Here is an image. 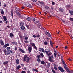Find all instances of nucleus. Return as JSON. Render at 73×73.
Here are the masks:
<instances>
[{"label": "nucleus", "instance_id": "f257e3e1", "mask_svg": "<svg viewBox=\"0 0 73 73\" xmlns=\"http://www.w3.org/2000/svg\"><path fill=\"white\" fill-rule=\"evenodd\" d=\"M11 53L13 54L14 53V52L12 51L11 50H7L6 51V52L5 53V54L6 56H7V55L10 54Z\"/></svg>", "mask_w": 73, "mask_h": 73}, {"label": "nucleus", "instance_id": "f03ea898", "mask_svg": "<svg viewBox=\"0 0 73 73\" xmlns=\"http://www.w3.org/2000/svg\"><path fill=\"white\" fill-rule=\"evenodd\" d=\"M54 58V57H53V55H52L51 56H49L48 59L49 60V61H50V62H54V60H53V59Z\"/></svg>", "mask_w": 73, "mask_h": 73}, {"label": "nucleus", "instance_id": "7ed1b4c3", "mask_svg": "<svg viewBox=\"0 0 73 73\" xmlns=\"http://www.w3.org/2000/svg\"><path fill=\"white\" fill-rule=\"evenodd\" d=\"M3 19H4V21H5V23H6V24H7L8 20H7V17H6V16H3Z\"/></svg>", "mask_w": 73, "mask_h": 73}, {"label": "nucleus", "instance_id": "20e7f679", "mask_svg": "<svg viewBox=\"0 0 73 73\" xmlns=\"http://www.w3.org/2000/svg\"><path fill=\"white\" fill-rule=\"evenodd\" d=\"M58 68V70H59L60 72H64L65 70H64L61 67L59 66Z\"/></svg>", "mask_w": 73, "mask_h": 73}, {"label": "nucleus", "instance_id": "39448f33", "mask_svg": "<svg viewBox=\"0 0 73 73\" xmlns=\"http://www.w3.org/2000/svg\"><path fill=\"white\" fill-rule=\"evenodd\" d=\"M45 33L46 35L48 36V37H51V35L49 33H48L47 31H45Z\"/></svg>", "mask_w": 73, "mask_h": 73}, {"label": "nucleus", "instance_id": "423d86ee", "mask_svg": "<svg viewBox=\"0 0 73 73\" xmlns=\"http://www.w3.org/2000/svg\"><path fill=\"white\" fill-rule=\"evenodd\" d=\"M28 50L29 51L30 53H32V47H28Z\"/></svg>", "mask_w": 73, "mask_h": 73}, {"label": "nucleus", "instance_id": "0eeeda50", "mask_svg": "<svg viewBox=\"0 0 73 73\" xmlns=\"http://www.w3.org/2000/svg\"><path fill=\"white\" fill-rule=\"evenodd\" d=\"M24 22L23 21H22L19 24V26L20 27H22L24 26Z\"/></svg>", "mask_w": 73, "mask_h": 73}, {"label": "nucleus", "instance_id": "6e6552de", "mask_svg": "<svg viewBox=\"0 0 73 73\" xmlns=\"http://www.w3.org/2000/svg\"><path fill=\"white\" fill-rule=\"evenodd\" d=\"M31 60V58L29 57H27V58H26L27 61H26L27 64L29 63V60Z\"/></svg>", "mask_w": 73, "mask_h": 73}, {"label": "nucleus", "instance_id": "1a4fd4ad", "mask_svg": "<svg viewBox=\"0 0 73 73\" xmlns=\"http://www.w3.org/2000/svg\"><path fill=\"white\" fill-rule=\"evenodd\" d=\"M0 43L1 45H4V41L3 40V39H0Z\"/></svg>", "mask_w": 73, "mask_h": 73}, {"label": "nucleus", "instance_id": "9d476101", "mask_svg": "<svg viewBox=\"0 0 73 73\" xmlns=\"http://www.w3.org/2000/svg\"><path fill=\"white\" fill-rule=\"evenodd\" d=\"M69 12L71 15H73V11L72 10H69Z\"/></svg>", "mask_w": 73, "mask_h": 73}, {"label": "nucleus", "instance_id": "9b49d317", "mask_svg": "<svg viewBox=\"0 0 73 73\" xmlns=\"http://www.w3.org/2000/svg\"><path fill=\"white\" fill-rule=\"evenodd\" d=\"M19 50L20 51V52H21L22 53H25V51L24 50H23L22 49H21V48H20Z\"/></svg>", "mask_w": 73, "mask_h": 73}, {"label": "nucleus", "instance_id": "f8f14e48", "mask_svg": "<svg viewBox=\"0 0 73 73\" xmlns=\"http://www.w3.org/2000/svg\"><path fill=\"white\" fill-rule=\"evenodd\" d=\"M61 61H62L63 64L66 66L67 67V65H66V64L65 63V61L64 60V59H61Z\"/></svg>", "mask_w": 73, "mask_h": 73}, {"label": "nucleus", "instance_id": "ddd939ff", "mask_svg": "<svg viewBox=\"0 0 73 73\" xmlns=\"http://www.w3.org/2000/svg\"><path fill=\"white\" fill-rule=\"evenodd\" d=\"M65 7H66V8H67V9H68V8H70V7H71V6L70 5H66L65 6Z\"/></svg>", "mask_w": 73, "mask_h": 73}, {"label": "nucleus", "instance_id": "4468645a", "mask_svg": "<svg viewBox=\"0 0 73 73\" xmlns=\"http://www.w3.org/2000/svg\"><path fill=\"white\" fill-rule=\"evenodd\" d=\"M15 62L16 64H19V59L16 60H15Z\"/></svg>", "mask_w": 73, "mask_h": 73}, {"label": "nucleus", "instance_id": "2eb2a0df", "mask_svg": "<svg viewBox=\"0 0 73 73\" xmlns=\"http://www.w3.org/2000/svg\"><path fill=\"white\" fill-rule=\"evenodd\" d=\"M8 62H9V61H6L3 62V65H7V64H8Z\"/></svg>", "mask_w": 73, "mask_h": 73}, {"label": "nucleus", "instance_id": "dca6fc26", "mask_svg": "<svg viewBox=\"0 0 73 73\" xmlns=\"http://www.w3.org/2000/svg\"><path fill=\"white\" fill-rule=\"evenodd\" d=\"M10 37H14V35L12 33H11L9 34Z\"/></svg>", "mask_w": 73, "mask_h": 73}, {"label": "nucleus", "instance_id": "f3484780", "mask_svg": "<svg viewBox=\"0 0 73 73\" xmlns=\"http://www.w3.org/2000/svg\"><path fill=\"white\" fill-rule=\"evenodd\" d=\"M25 27L24 26H21V30H22V31H24L25 29Z\"/></svg>", "mask_w": 73, "mask_h": 73}, {"label": "nucleus", "instance_id": "a211bd4d", "mask_svg": "<svg viewBox=\"0 0 73 73\" xmlns=\"http://www.w3.org/2000/svg\"><path fill=\"white\" fill-rule=\"evenodd\" d=\"M37 26L38 27V28H40L41 29V28H42V26H41V25H40L39 24H38L37 25Z\"/></svg>", "mask_w": 73, "mask_h": 73}, {"label": "nucleus", "instance_id": "6ab92c4d", "mask_svg": "<svg viewBox=\"0 0 73 73\" xmlns=\"http://www.w3.org/2000/svg\"><path fill=\"white\" fill-rule=\"evenodd\" d=\"M27 19L28 21H31L32 20V19L31 17H28Z\"/></svg>", "mask_w": 73, "mask_h": 73}, {"label": "nucleus", "instance_id": "aec40b11", "mask_svg": "<svg viewBox=\"0 0 73 73\" xmlns=\"http://www.w3.org/2000/svg\"><path fill=\"white\" fill-rule=\"evenodd\" d=\"M58 10L59 12H64V10L61 8L59 9Z\"/></svg>", "mask_w": 73, "mask_h": 73}, {"label": "nucleus", "instance_id": "412c9836", "mask_svg": "<svg viewBox=\"0 0 73 73\" xmlns=\"http://www.w3.org/2000/svg\"><path fill=\"white\" fill-rule=\"evenodd\" d=\"M33 72H34V71H35L36 72H38V70H37V69H34V68L33 69Z\"/></svg>", "mask_w": 73, "mask_h": 73}, {"label": "nucleus", "instance_id": "4be33fe9", "mask_svg": "<svg viewBox=\"0 0 73 73\" xmlns=\"http://www.w3.org/2000/svg\"><path fill=\"white\" fill-rule=\"evenodd\" d=\"M11 17L12 18H13V10L11 11Z\"/></svg>", "mask_w": 73, "mask_h": 73}, {"label": "nucleus", "instance_id": "5701e85b", "mask_svg": "<svg viewBox=\"0 0 73 73\" xmlns=\"http://www.w3.org/2000/svg\"><path fill=\"white\" fill-rule=\"evenodd\" d=\"M36 60L37 61H38V62L40 63L41 62V60H40V58H37Z\"/></svg>", "mask_w": 73, "mask_h": 73}, {"label": "nucleus", "instance_id": "b1692460", "mask_svg": "<svg viewBox=\"0 0 73 73\" xmlns=\"http://www.w3.org/2000/svg\"><path fill=\"white\" fill-rule=\"evenodd\" d=\"M15 9L16 11H19V8H18V7L17 6H16L15 7Z\"/></svg>", "mask_w": 73, "mask_h": 73}, {"label": "nucleus", "instance_id": "393cba45", "mask_svg": "<svg viewBox=\"0 0 73 73\" xmlns=\"http://www.w3.org/2000/svg\"><path fill=\"white\" fill-rule=\"evenodd\" d=\"M11 44L13 45H14V44L15 45H17V42H12Z\"/></svg>", "mask_w": 73, "mask_h": 73}, {"label": "nucleus", "instance_id": "a878e982", "mask_svg": "<svg viewBox=\"0 0 73 73\" xmlns=\"http://www.w3.org/2000/svg\"><path fill=\"white\" fill-rule=\"evenodd\" d=\"M27 7H28V8H32V5H29L27 6Z\"/></svg>", "mask_w": 73, "mask_h": 73}, {"label": "nucleus", "instance_id": "bb28decb", "mask_svg": "<svg viewBox=\"0 0 73 73\" xmlns=\"http://www.w3.org/2000/svg\"><path fill=\"white\" fill-rule=\"evenodd\" d=\"M20 65H19L17 66L16 68V69L17 70H19V69H20Z\"/></svg>", "mask_w": 73, "mask_h": 73}, {"label": "nucleus", "instance_id": "cd10ccee", "mask_svg": "<svg viewBox=\"0 0 73 73\" xmlns=\"http://www.w3.org/2000/svg\"><path fill=\"white\" fill-rule=\"evenodd\" d=\"M9 39H8V38H6L5 39V41H6V42H9Z\"/></svg>", "mask_w": 73, "mask_h": 73}, {"label": "nucleus", "instance_id": "c85d7f7f", "mask_svg": "<svg viewBox=\"0 0 73 73\" xmlns=\"http://www.w3.org/2000/svg\"><path fill=\"white\" fill-rule=\"evenodd\" d=\"M40 55L42 57H44V55L43 54V53H42V52H41L40 54Z\"/></svg>", "mask_w": 73, "mask_h": 73}, {"label": "nucleus", "instance_id": "c756f323", "mask_svg": "<svg viewBox=\"0 0 73 73\" xmlns=\"http://www.w3.org/2000/svg\"><path fill=\"white\" fill-rule=\"evenodd\" d=\"M39 3L41 5H42L44 4V2L43 1H39Z\"/></svg>", "mask_w": 73, "mask_h": 73}, {"label": "nucleus", "instance_id": "7c9ffc66", "mask_svg": "<svg viewBox=\"0 0 73 73\" xmlns=\"http://www.w3.org/2000/svg\"><path fill=\"white\" fill-rule=\"evenodd\" d=\"M54 9V7L52 6H51V9H50V11H53Z\"/></svg>", "mask_w": 73, "mask_h": 73}, {"label": "nucleus", "instance_id": "2f4dec72", "mask_svg": "<svg viewBox=\"0 0 73 73\" xmlns=\"http://www.w3.org/2000/svg\"><path fill=\"white\" fill-rule=\"evenodd\" d=\"M50 63H48L47 64V67L48 68H49L50 67Z\"/></svg>", "mask_w": 73, "mask_h": 73}, {"label": "nucleus", "instance_id": "473e14b6", "mask_svg": "<svg viewBox=\"0 0 73 73\" xmlns=\"http://www.w3.org/2000/svg\"><path fill=\"white\" fill-rule=\"evenodd\" d=\"M69 20L70 21H73V18H72L70 17Z\"/></svg>", "mask_w": 73, "mask_h": 73}, {"label": "nucleus", "instance_id": "72a5a7b5", "mask_svg": "<svg viewBox=\"0 0 73 73\" xmlns=\"http://www.w3.org/2000/svg\"><path fill=\"white\" fill-rule=\"evenodd\" d=\"M52 72L53 73H56V72H55V71H54V69L52 68Z\"/></svg>", "mask_w": 73, "mask_h": 73}, {"label": "nucleus", "instance_id": "f704fd0d", "mask_svg": "<svg viewBox=\"0 0 73 73\" xmlns=\"http://www.w3.org/2000/svg\"><path fill=\"white\" fill-rule=\"evenodd\" d=\"M44 43L45 45H48V43L46 41L44 42Z\"/></svg>", "mask_w": 73, "mask_h": 73}, {"label": "nucleus", "instance_id": "c9c22d12", "mask_svg": "<svg viewBox=\"0 0 73 73\" xmlns=\"http://www.w3.org/2000/svg\"><path fill=\"white\" fill-rule=\"evenodd\" d=\"M7 48V47L5 44L3 45V49H5V48Z\"/></svg>", "mask_w": 73, "mask_h": 73}, {"label": "nucleus", "instance_id": "e433bc0d", "mask_svg": "<svg viewBox=\"0 0 73 73\" xmlns=\"http://www.w3.org/2000/svg\"><path fill=\"white\" fill-rule=\"evenodd\" d=\"M52 53H48V54H47V55L48 56H50V55H51Z\"/></svg>", "mask_w": 73, "mask_h": 73}, {"label": "nucleus", "instance_id": "4c0bfd02", "mask_svg": "<svg viewBox=\"0 0 73 73\" xmlns=\"http://www.w3.org/2000/svg\"><path fill=\"white\" fill-rule=\"evenodd\" d=\"M5 45L7 47V46H9V43H7L6 44H5Z\"/></svg>", "mask_w": 73, "mask_h": 73}, {"label": "nucleus", "instance_id": "58836bf2", "mask_svg": "<svg viewBox=\"0 0 73 73\" xmlns=\"http://www.w3.org/2000/svg\"><path fill=\"white\" fill-rule=\"evenodd\" d=\"M4 13V11L3 10H2V11L1 12V14L2 15H3Z\"/></svg>", "mask_w": 73, "mask_h": 73}, {"label": "nucleus", "instance_id": "ea45409f", "mask_svg": "<svg viewBox=\"0 0 73 73\" xmlns=\"http://www.w3.org/2000/svg\"><path fill=\"white\" fill-rule=\"evenodd\" d=\"M7 50H10L11 49V47H7L6 48Z\"/></svg>", "mask_w": 73, "mask_h": 73}, {"label": "nucleus", "instance_id": "a19ab883", "mask_svg": "<svg viewBox=\"0 0 73 73\" xmlns=\"http://www.w3.org/2000/svg\"><path fill=\"white\" fill-rule=\"evenodd\" d=\"M45 9H49V7L48 6H45Z\"/></svg>", "mask_w": 73, "mask_h": 73}, {"label": "nucleus", "instance_id": "79ce46f5", "mask_svg": "<svg viewBox=\"0 0 73 73\" xmlns=\"http://www.w3.org/2000/svg\"><path fill=\"white\" fill-rule=\"evenodd\" d=\"M24 42L26 44H28L29 42V41H28L25 40Z\"/></svg>", "mask_w": 73, "mask_h": 73}, {"label": "nucleus", "instance_id": "37998d69", "mask_svg": "<svg viewBox=\"0 0 73 73\" xmlns=\"http://www.w3.org/2000/svg\"><path fill=\"white\" fill-rule=\"evenodd\" d=\"M28 39V36H26L25 38V40H27Z\"/></svg>", "mask_w": 73, "mask_h": 73}, {"label": "nucleus", "instance_id": "c03bdc74", "mask_svg": "<svg viewBox=\"0 0 73 73\" xmlns=\"http://www.w3.org/2000/svg\"><path fill=\"white\" fill-rule=\"evenodd\" d=\"M66 72H68V73L69 72V71H70V70H69V69H68V68L66 69Z\"/></svg>", "mask_w": 73, "mask_h": 73}, {"label": "nucleus", "instance_id": "a18cd8bd", "mask_svg": "<svg viewBox=\"0 0 73 73\" xmlns=\"http://www.w3.org/2000/svg\"><path fill=\"white\" fill-rule=\"evenodd\" d=\"M33 48H34L35 49L37 50V47H36V46H34L33 47Z\"/></svg>", "mask_w": 73, "mask_h": 73}, {"label": "nucleus", "instance_id": "49530a36", "mask_svg": "<svg viewBox=\"0 0 73 73\" xmlns=\"http://www.w3.org/2000/svg\"><path fill=\"white\" fill-rule=\"evenodd\" d=\"M33 48H34L35 49L37 50V47H36V46H34L33 47Z\"/></svg>", "mask_w": 73, "mask_h": 73}, {"label": "nucleus", "instance_id": "de8ad7c7", "mask_svg": "<svg viewBox=\"0 0 73 73\" xmlns=\"http://www.w3.org/2000/svg\"><path fill=\"white\" fill-rule=\"evenodd\" d=\"M54 69H55V70H57V67H56L55 66L54 67Z\"/></svg>", "mask_w": 73, "mask_h": 73}, {"label": "nucleus", "instance_id": "09e8293b", "mask_svg": "<svg viewBox=\"0 0 73 73\" xmlns=\"http://www.w3.org/2000/svg\"><path fill=\"white\" fill-rule=\"evenodd\" d=\"M42 52L43 53H45V51L44 50V49L43 48H42Z\"/></svg>", "mask_w": 73, "mask_h": 73}, {"label": "nucleus", "instance_id": "8fccbe9b", "mask_svg": "<svg viewBox=\"0 0 73 73\" xmlns=\"http://www.w3.org/2000/svg\"><path fill=\"white\" fill-rule=\"evenodd\" d=\"M50 44H54L53 43H52V40H50Z\"/></svg>", "mask_w": 73, "mask_h": 73}, {"label": "nucleus", "instance_id": "3c124183", "mask_svg": "<svg viewBox=\"0 0 73 73\" xmlns=\"http://www.w3.org/2000/svg\"><path fill=\"white\" fill-rule=\"evenodd\" d=\"M32 45L33 46V47H34V46H35L36 45H35V44L33 43L32 44Z\"/></svg>", "mask_w": 73, "mask_h": 73}, {"label": "nucleus", "instance_id": "603ef678", "mask_svg": "<svg viewBox=\"0 0 73 73\" xmlns=\"http://www.w3.org/2000/svg\"><path fill=\"white\" fill-rule=\"evenodd\" d=\"M28 56H27V55H25L24 56V58H27L28 57Z\"/></svg>", "mask_w": 73, "mask_h": 73}, {"label": "nucleus", "instance_id": "864d4df0", "mask_svg": "<svg viewBox=\"0 0 73 73\" xmlns=\"http://www.w3.org/2000/svg\"><path fill=\"white\" fill-rule=\"evenodd\" d=\"M41 63L42 64H45V62L43 60L41 62Z\"/></svg>", "mask_w": 73, "mask_h": 73}, {"label": "nucleus", "instance_id": "5fc2aeb1", "mask_svg": "<svg viewBox=\"0 0 73 73\" xmlns=\"http://www.w3.org/2000/svg\"><path fill=\"white\" fill-rule=\"evenodd\" d=\"M37 58H41V56L40 55H38L37 56Z\"/></svg>", "mask_w": 73, "mask_h": 73}, {"label": "nucleus", "instance_id": "6e6d98bb", "mask_svg": "<svg viewBox=\"0 0 73 73\" xmlns=\"http://www.w3.org/2000/svg\"><path fill=\"white\" fill-rule=\"evenodd\" d=\"M42 48H39V51H40V52H41V51L42 50Z\"/></svg>", "mask_w": 73, "mask_h": 73}, {"label": "nucleus", "instance_id": "4d7b16f0", "mask_svg": "<svg viewBox=\"0 0 73 73\" xmlns=\"http://www.w3.org/2000/svg\"><path fill=\"white\" fill-rule=\"evenodd\" d=\"M36 36L38 38H39V37H40V35H39V34H38L37 35H36Z\"/></svg>", "mask_w": 73, "mask_h": 73}, {"label": "nucleus", "instance_id": "13d9d810", "mask_svg": "<svg viewBox=\"0 0 73 73\" xmlns=\"http://www.w3.org/2000/svg\"><path fill=\"white\" fill-rule=\"evenodd\" d=\"M26 26L27 27V28H29V25H26Z\"/></svg>", "mask_w": 73, "mask_h": 73}, {"label": "nucleus", "instance_id": "bf43d9fd", "mask_svg": "<svg viewBox=\"0 0 73 73\" xmlns=\"http://www.w3.org/2000/svg\"><path fill=\"white\" fill-rule=\"evenodd\" d=\"M32 36L34 38H36V37H37V36L34 35H33Z\"/></svg>", "mask_w": 73, "mask_h": 73}, {"label": "nucleus", "instance_id": "052dcab7", "mask_svg": "<svg viewBox=\"0 0 73 73\" xmlns=\"http://www.w3.org/2000/svg\"><path fill=\"white\" fill-rule=\"evenodd\" d=\"M52 5H55V3L53 1H52Z\"/></svg>", "mask_w": 73, "mask_h": 73}, {"label": "nucleus", "instance_id": "680f3d73", "mask_svg": "<svg viewBox=\"0 0 73 73\" xmlns=\"http://www.w3.org/2000/svg\"><path fill=\"white\" fill-rule=\"evenodd\" d=\"M32 1L33 2H34V3H35L36 2H37V0H32Z\"/></svg>", "mask_w": 73, "mask_h": 73}, {"label": "nucleus", "instance_id": "e2e57ef3", "mask_svg": "<svg viewBox=\"0 0 73 73\" xmlns=\"http://www.w3.org/2000/svg\"><path fill=\"white\" fill-rule=\"evenodd\" d=\"M26 60H27V58H23V61H26Z\"/></svg>", "mask_w": 73, "mask_h": 73}, {"label": "nucleus", "instance_id": "0e129e2a", "mask_svg": "<svg viewBox=\"0 0 73 73\" xmlns=\"http://www.w3.org/2000/svg\"><path fill=\"white\" fill-rule=\"evenodd\" d=\"M17 47H15V51H17Z\"/></svg>", "mask_w": 73, "mask_h": 73}, {"label": "nucleus", "instance_id": "69168bd1", "mask_svg": "<svg viewBox=\"0 0 73 73\" xmlns=\"http://www.w3.org/2000/svg\"><path fill=\"white\" fill-rule=\"evenodd\" d=\"M45 52L46 53V55H47V54L48 53V51L45 50Z\"/></svg>", "mask_w": 73, "mask_h": 73}, {"label": "nucleus", "instance_id": "338daca9", "mask_svg": "<svg viewBox=\"0 0 73 73\" xmlns=\"http://www.w3.org/2000/svg\"><path fill=\"white\" fill-rule=\"evenodd\" d=\"M73 71L72 70H71L68 73H73Z\"/></svg>", "mask_w": 73, "mask_h": 73}, {"label": "nucleus", "instance_id": "774afa93", "mask_svg": "<svg viewBox=\"0 0 73 73\" xmlns=\"http://www.w3.org/2000/svg\"><path fill=\"white\" fill-rule=\"evenodd\" d=\"M21 73H25V71H23L21 72Z\"/></svg>", "mask_w": 73, "mask_h": 73}]
</instances>
